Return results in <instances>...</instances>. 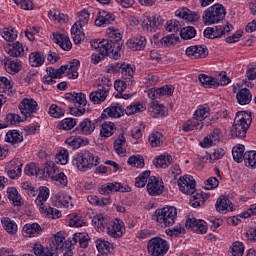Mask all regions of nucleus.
Wrapping results in <instances>:
<instances>
[{"label":"nucleus","instance_id":"f257e3e1","mask_svg":"<svg viewBox=\"0 0 256 256\" xmlns=\"http://www.w3.org/2000/svg\"><path fill=\"white\" fill-rule=\"evenodd\" d=\"M209 115H211V107L209 105L203 104L198 106L192 119L183 124V131L189 133V131H195V129H203V127L213 125V120L209 118Z\"/></svg>","mask_w":256,"mask_h":256},{"label":"nucleus","instance_id":"f03ea898","mask_svg":"<svg viewBox=\"0 0 256 256\" xmlns=\"http://www.w3.org/2000/svg\"><path fill=\"white\" fill-rule=\"evenodd\" d=\"M145 111V106L141 103L131 104L126 107V109L120 104H116L110 106L104 110L101 117L105 119V117H112L114 119H119V117H123L126 115H137V113H143Z\"/></svg>","mask_w":256,"mask_h":256},{"label":"nucleus","instance_id":"7ed1b4c3","mask_svg":"<svg viewBox=\"0 0 256 256\" xmlns=\"http://www.w3.org/2000/svg\"><path fill=\"white\" fill-rule=\"evenodd\" d=\"M249 127H251V116L249 113L245 111L238 112L234 118V125L231 133L238 137V139H245Z\"/></svg>","mask_w":256,"mask_h":256},{"label":"nucleus","instance_id":"20e7f679","mask_svg":"<svg viewBox=\"0 0 256 256\" xmlns=\"http://www.w3.org/2000/svg\"><path fill=\"white\" fill-rule=\"evenodd\" d=\"M73 165H75L79 171L85 173V171L93 169L94 165H99V157L95 156V154L89 150H85L77 154V156L73 159Z\"/></svg>","mask_w":256,"mask_h":256},{"label":"nucleus","instance_id":"39448f33","mask_svg":"<svg viewBox=\"0 0 256 256\" xmlns=\"http://www.w3.org/2000/svg\"><path fill=\"white\" fill-rule=\"evenodd\" d=\"M225 15H227L225 7L221 4H214L204 11L202 21L204 25H215L223 21Z\"/></svg>","mask_w":256,"mask_h":256},{"label":"nucleus","instance_id":"423d86ee","mask_svg":"<svg viewBox=\"0 0 256 256\" xmlns=\"http://www.w3.org/2000/svg\"><path fill=\"white\" fill-rule=\"evenodd\" d=\"M79 21L74 23L71 28V35L75 45H81L83 39H85V33H83V26L89 22V12L83 10L78 14Z\"/></svg>","mask_w":256,"mask_h":256},{"label":"nucleus","instance_id":"0eeeda50","mask_svg":"<svg viewBox=\"0 0 256 256\" xmlns=\"http://www.w3.org/2000/svg\"><path fill=\"white\" fill-rule=\"evenodd\" d=\"M147 250L151 256H165L169 252V242L161 237L151 238L147 243Z\"/></svg>","mask_w":256,"mask_h":256},{"label":"nucleus","instance_id":"6e6552de","mask_svg":"<svg viewBox=\"0 0 256 256\" xmlns=\"http://www.w3.org/2000/svg\"><path fill=\"white\" fill-rule=\"evenodd\" d=\"M157 223L164 225L175 224V219H177V208L173 206H167L162 209H158L155 212Z\"/></svg>","mask_w":256,"mask_h":256},{"label":"nucleus","instance_id":"1a4fd4ad","mask_svg":"<svg viewBox=\"0 0 256 256\" xmlns=\"http://www.w3.org/2000/svg\"><path fill=\"white\" fill-rule=\"evenodd\" d=\"M65 99L73 102L77 108L72 109L71 111L76 115V117H81L85 115V105H87V98L83 93H68L65 95Z\"/></svg>","mask_w":256,"mask_h":256},{"label":"nucleus","instance_id":"9d476101","mask_svg":"<svg viewBox=\"0 0 256 256\" xmlns=\"http://www.w3.org/2000/svg\"><path fill=\"white\" fill-rule=\"evenodd\" d=\"M67 238V234L65 231H59L54 234L51 238L50 246L57 251L58 253H64L66 249H69V243Z\"/></svg>","mask_w":256,"mask_h":256},{"label":"nucleus","instance_id":"9b49d317","mask_svg":"<svg viewBox=\"0 0 256 256\" xmlns=\"http://www.w3.org/2000/svg\"><path fill=\"white\" fill-rule=\"evenodd\" d=\"M19 109L21 114L23 115L22 121L27 120L28 117H31L33 113H37L38 104L34 99L25 98L19 104Z\"/></svg>","mask_w":256,"mask_h":256},{"label":"nucleus","instance_id":"f8f14e48","mask_svg":"<svg viewBox=\"0 0 256 256\" xmlns=\"http://www.w3.org/2000/svg\"><path fill=\"white\" fill-rule=\"evenodd\" d=\"M178 185L180 187V191L185 195H191V193H195L196 191L195 179H193V176L180 177Z\"/></svg>","mask_w":256,"mask_h":256},{"label":"nucleus","instance_id":"ddd939ff","mask_svg":"<svg viewBox=\"0 0 256 256\" xmlns=\"http://www.w3.org/2000/svg\"><path fill=\"white\" fill-rule=\"evenodd\" d=\"M186 55L189 59H205L209 55V50L205 46L194 45L186 49Z\"/></svg>","mask_w":256,"mask_h":256},{"label":"nucleus","instance_id":"4468645a","mask_svg":"<svg viewBox=\"0 0 256 256\" xmlns=\"http://www.w3.org/2000/svg\"><path fill=\"white\" fill-rule=\"evenodd\" d=\"M163 189H165V187L163 186V182L159 181V178L155 176L149 177L147 183V191L149 195H161V193H163Z\"/></svg>","mask_w":256,"mask_h":256},{"label":"nucleus","instance_id":"2eb2a0df","mask_svg":"<svg viewBox=\"0 0 256 256\" xmlns=\"http://www.w3.org/2000/svg\"><path fill=\"white\" fill-rule=\"evenodd\" d=\"M106 33L109 37V39H107L106 41H109L112 47H115V45H119V48L117 50V53H119V51H121V47H123V43L121 42V40L123 39V34L121 33V31H119V29H115L113 27H109Z\"/></svg>","mask_w":256,"mask_h":256},{"label":"nucleus","instance_id":"dca6fc26","mask_svg":"<svg viewBox=\"0 0 256 256\" xmlns=\"http://www.w3.org/2000/svg\"><path fill=\"white\" fill-rule=\"evenodd\" d=\"M119 50V45L115 44L113 46V49H109L107 48L106 50H96V52H94L92 54V62L94 63V65H97V63H99V61H102V59H105V57H107V55H117V51Z\"/></svg>","mask_w":256,"mask_h":256},{"label":"nucleus","instance_id":"f3484780","mask_svg":"<svg viewBox=\"0 0 256 256\" xmlns=\"http://www.w3.org/2000/svg\"><path fill=\"white\" fill-rule=\"evenodd\" d=\"M115 23V15L106 10H100L99 16L95 20V25L97 27H105V25H111Z\"/></svg>","mask_w":256,"mask_h":256},{"label":"nucleus","instance_id":"a211bd4d","mask_svg":"<svg viewBox=\"0 0 256 256\" xmlns=\"http://www.w3.org/2000/svg\"><path fill=\"white\" fill-rule=\"evenodd\" d=\"M148 111L151 117L156 119H163V117L167 115V109L163 106V104H159L158 101H152Z\"/></svg>","mask_w":256,"mask_h":256},{"label":"nucleus","instance_id":"6ab92c4d","mask_svg":"<svg viewBox=\"0 0 256 256\" xmlns=\"http://www.w3.org/2000/svg\"><path fill=\"white\" fill-rule=\"evenodd\" d=\"M79 66L80 62L77 59H74L69 64L63 65L64 75L66 74V77H68V79H77V77H79Z\"/></svg>","mask_w":256,"mask_h":256},{"label":"nucleus","instance_id":"aec40b11","mask_svg":"<svg viewBox=\"0 0 256 256\" xmlns=\"http://www.w3.org/2000/svg\"><path fill=\"white\" fill-rule=\"evenodd\" d=\"M209 223L211 225H223V223L225 222L223 221V219L215 218V217H212L208 221H205V220H197L193 216H188L186 219L185 225H209Z\"/></svg>","mask_w":256,"mask_h":256},{"label":"nucleus","instance_id":"412c9836","mask_svg":"<svg viewBox=\"0 0 256 256\" xmlns=\"http://www.w3.org/2000/svg\"><path fill=\"white\" fill-rule=\"evenodd\" d=\"M128 49L132 51H143V48L147 46V39L145 36H138L136 38L129 39L126 43Z\"/></svg>","mask_w":256,"mask_h":256},{"label":"nucleus","instance_id":"4be33fe9","mask_svg":"<svg viewBox=\"0 0 256 256\" xmlns=\"http://www.w3.org/2000/svg\"><path fill=\"white\" fill-rule=\"evenodd\" d=\"M176 15L177 17H180V19L188 21V23H197V21H199L200 19L199 13L193 12L187 8H182L181 10H178L176 12Z\"/></svg>","mask_w":256,"mask_h":256},{"label":"nucleus","instance_id":"5701e85b","mask_svg":"<svg viewBox=\"0 0 256 256\" xmlns=\"http://www.w3.org/2000/svg\"><path fill=\"white\" fill-rule=\"evenodd\" d=\"M54 36V43L59 45L63 51H71L73 44L71 43V40L69 37H67L65 34H53Z\"/></svg>","mask_w":256,"mask_h":256},{"label":"nucleus","instance_id":"b1692460","mask_svg":"<svg viewBox=\"0 0 256 256\" xmlns=\"http://www.w3.org/2000/svg\"><path fill=\"white\" fill-rule=\"evenodd\" d=\"M109 97V92L98 87L96 91H93L89 95L90 101L94 103V105H101Z\"/></svg>","mask_w":256,"mask_h":256},{"label":"nucleus","instance_id":"393cba45","mask_svg":"<svg viewBox=\"0 0 256 256\" xmlns=\"http://www.w3.org/2000/svg\"><path fill=\"white\" fill-rule=\"evenodd\" d=\"M77 131H80L82 135H91V133L95 131V123H93L89 118H85L78 125Z\"/></svg>","mask_w":256,"mask_h":256},{"label":"nucleus","instance_id":"a878e982","mask_svg":"<svg viewBox=\"0 0 256 256\" xmlns=\"http://www.w3.org/2000/svg\"><path fill=\"white\" fill-rule=\"evenodd\" d=\"M216 211H233V203L225 196H220L216 202Z\"/></svg>","mask_w":256,"mask_h":256},{"label":"nucleus","instance_id":"bb28decb","mask_svg":"<svg viewBox=\"0 0 256 256\" xmlns=\"http://www.w3.org/2000/svg\"><path fill=\"white\" fill-rule=\"evenodd\" d=\"M127 139H125V136L121 135L114 141V149L117 153V155H120V157L125 156L127 153Z\"/></svg>","mask_w":256,"mask_h":256},{"label":"nucleus","instance_id":"cd10ccee","mask_svg":"<svg viewBox=\"0 0 256 256\" xmlns=\"http://www.w3.org/2000/svg\"><path fill=\"white\" fill-rule=\"evenodd\" d=\"M199 81L203 87L206 89H211L212 87H219V79L207 76L205 74L199 75Z\"/></svg>","mask_w":256,"mask_h":256},{"label":"nucleus","instance_id":"c85d7f7f","mask_svg":"<svg viewBox=\"0 0 256 256\" xmlns=\"http://www.w3.org/2000/svg\"><path fill=\"white\" fill-rule=\"evenodd\" d=\"M173 161V157L169 155V153L161 154L154 160L155 167H160L162 169H166V167H169Z\"/></svg>","mask_w":256,"mask_h":256},{"label":"nucleus","instance_id":"c756f323","mask_svg":"<svg viewBox=\"0 0 256 256\" xmlns=\"http://www.w3.org/2000/svg\"><path fill=\"white\" fill-rule=\"evenodd\" d=\"M8 55L10 57H23V53H25V50L23 49V44L21 42H15L12 45L9 46L8 49H6Z\"/></svg>","mask_w":256,"mask_h":256},{"label":"nucleus","instance_id":"7c9ffc66","mask_svg":"<svg viewBox=\"0 0 256 256\" xmlns=\"http://www.w3.org/2000/svg\"><path fill=\"white\" fill-rule=\"evenodd\" d=\"M251 98V91L247 88L241 89L236 95L239 105H249V103H251Z\"/></svg>","mask_w":256,"mask_h":256},{"label":"nucleus","instance_id":"2f4dec72","mask_svg":"<svg viewBox=\"0 0 256 256\" xmlns=\"http://www.w3.org/2000/svg\"><path fill=\"white\" fill-rule=\"evenodd\" d=\"M57 174H59V168L55 166V162L48 161L45 163V167L43 169L44 177H50L53 179Z\"/></svg>","mask_w":256,"mask_h":256},{"label":"nucleus","instance_id":"473e14b6","mask_svg":"<svg viewBox=\"0 0 256 256\" xmlns=\"http://www.w3.org/2000/svg\"><path fill=\"white\" fill-rule=\"evenodd\" d=\"M141 26L143 31L151 33L157 27V19L154 16L144 17Z\"/></svg>","mask_w":256,"mask_h":256},{"label":"nucleus","instance_id":"72a5a7b5","mask_svg":"<svg viewBox=\"0 0 256 256\" xmlns=\"http://www.w3.org/2000/svg\"><path fill=\"white\" fill-rule=\"evenodd\" d=\"M41 231H43V229H41V225H24L22 235L24 237H35V235H38Z\"/></svg>","mask_w":256,"mask_h":256},{"label":"nucleus","instance_id":"f704fd0d","mask_svg":"<svg viewBox=\"0 0 256 256\" xmlns=\"http://www.w3.org/2000/svg\"><path fill=\"white\" fill-rule=\"evenodd\" d=\"M47 199H49V188H40L39 194L35 200V203L39 207V209L45 206V201H47Z\"/></svg>","mask_w":256,"mask_h":256},{"label":"nucleus","instance_id":"c9c22d12","mask_svg":"<svg viewBox=\"0 0 256 256\" xmlns=\"http://www.w3.org/2000/svg\"><path fill=\"white\" fill-rule=\"evenodd\" d=\"M5 141H7V143H12V145H15L23 141V135H21L17 130L8 131L5 136Z\"/></svg>","mask_w":256,"mask_h":256},{"label":"nucleus","instance_id":"e433bc0d","mask_svg":"<svg viewBox=\"0 0 256 256\" xmlns=\"http://www.w3.org/2000/svg\"><path fill=\"white\" fill-rule=\"evenodd\" d=\"M39 210L42 215H46L49 219H59L61 217V211L56 208L42 206Z\"/></svg>","mask_w":256,"mask_h":256},{"label":"nucleus","instance_id":"4c0bfd02","mask_svg":"<svg viewBox=\"0 0 256 256\" xmlns=\"http://www.w3.org/2000/svg\"><path fill=\"white\" fill-rule=\"evenodd\" d=\"M232 155L236 163H242L245 159V146L240 144L232 149Z\"/></svg>","mask_w":256,"mask_h":256},{"label":"nucleus","instance_id":"58836bf2","mask_svg":"<svg viewBox=\"0 0 256 256\" xmlns=\"http://www.w3.org/2000/svg\"><path fill=\"white\" fill-rule=\"evenodd\" d=\"M106 228L110 237H123V233H125V226L123 225H109Z\"/></svg>","mask_w":256,"mask_h":256},{"label":"nucleus","instance_id":"ea45409f","mask_svg":"<svg viewBox=\"0 0 256 256\" xmlns=\"http://www.w3.org/2000/svg\"><path fill=\"white\" fill-rule=\"evenodd\" d=\"M113 44L109 43V40H94L91 42L92 49L97 51H107V49H113Z\"/></svg>","mask_w":256,"mask_h":256},{"label":"nucleus","instance_id":"a19ab883","mask_svg":"<svg viewBox=\"0 0 256 256\" xmlns=\"http://www.w3.org/2000/svg\"><path fill=\"white\" fill-rule=\"evenodd\" d=\"M7 193L8 199L12 201L16 207H21V205H23L21 202V195H19V192L15 188H8Z\"/></svg>","mask_w":256,"mask_h":256},{"label":"nucleus","instance_id":"79ce46f5","mask_svg":"<svg viewBox=\"0 0 256 256\" xmlns=\"http://www.w3.org/2000/svg\"><path fill=\"white\" fill-rule=\"evenodd\" d=\"M197 35V30L193 26H187L180 30V37L185 41H189V39H193Z\"/></svg>","mask_w":256,"mask_h":256},{"label":"nucleus","instance_id":"37998d69","mask_svg":"<svg viewBox=\"0 0 256 256\" xmlns=\"http://www.w3.org/2000/svg\"><path fill=\"white\" fill-rule=\"evenodd\" d=\"M96 248L98 249L99 255H107L111 251V243L103 239H97Z\"/></svg>","mask_w":256,"mask_h":256},{"label":"nucleus","instance_id":"c03bdc74","mask_svg":"<svg viewBox=\"0 0 256 256\" xmlns=\"http://www.w3.org/2000/svg\"><path fill=\"white\" fill-rule=\"evenodd\" d=\"M49 19L56 21V23H67L69 21V16L65 14H60L59 11L53 9L48 12Z\"/></svg>","mask_w":256,"mask_h":256},{"label":"nucleus","instance_id":"a18cd8bd","mask_svg":"<svg viewBox=\"0 0 256 256\" xmlns=\"http://www.w3.org/2000/svg\"><path fill=\"white\" fill-rule=\"evenodd\" d=\"M115 133V124L113 122H105L100 130L101 137H111Z\"/></svg>","mask_w":256,"mask_h":256},{"label":"nucleus","instance_id":"49530a36","mask_svg":"<svg viewBox=\"0 0 256 256\" xmlns=\"http://www.w3.org/2000/svg\"><path fill=\"white\" fill-rule=\"evenodd\" d=\"M120 71L123 79H128V81H131V79H133V75H135V70H133L131 64L122 63Z\"/></svg>","mask_w":256,"mask_h":256},{"label":"nucleus","instance_id":"de8ad7c7","mask_svg":"<svg viewBox=\"0 0 256 256\" xmlns=\"http://www.w3.org/2000/svg\"><path fill=\"white\" fill-rule=\"evenodd\" d=\"M188 195H191V199H190V205L192 207H201V205H203V203H205V197H203V194L198 193L197 190L194 191V193H190Z\"/></svg>","mask_w":256,"mask_h":256},{"label":"nucleus","instance_id":"09e8293b","mask_svg":"<svg viewBox=\"0 0 256 256\" xmlns=\"http://www.w3.org/2000/svg\"><path fill=\"white\" fill-rule=\"evenodd\" d=\"M11 89H13V83L7 77H0V93H5V95H9L11 93Z\"/></svg>","mask_w":256,"mask_h":256},{"label":"nucleus","instance_id":"8fccbe9b","mask_svg":"<svg viewBox=\"0 0 256 256\" xmlns=\"http://www.w3.org/2000/svg\"><path fill=\"white\" fill-rule=\"evenodd\" d=\"M230 249L231 256H243L245 253V245H243V242H234Z\"/></svg>","mask_w":256,"mask_h":256},{"label":"nucleus","instance_id":"3c124183","mask_svg":"<svg viewBox=\"0 0 256 256\" xmlns=\"http://www.w3.org/2000/svg\"><path fill=\"white\" fill-rule=\"evenodd\" d=\"M29 61L32 67H41V64L44 63L45 58L39 52L31 53L29 56Z\"/></svg>","mask_w":256,"mask_h":256},{"label":"nucleus","instance_id":"603ef678","mask_svg":"<svg viewBox=\"0 0 256 256\" xmlns=\"http://www.w3.org/2000/svg\"><path fill=\"white\" fill-rule=\"evenodd\" d=\"M128 164L132 167H137L138 169H143L145 167V160L143 159V156H131L128 158Z\"/></svg>","mask_w":256,"mask_h":256},{"label":"nucleus","instance_id":"864d4df0","mask_svg":"<svg viewBox=\"0 0 256 256\" xmlns=\"http://www.w3.org/2000/svg\"><path fill=\"white\" fill-rule=\"evenodd\" d=\"M75 125H77V122H75L73 118H66L58 124V129H63L64 131H71V129H73Z\"/></svg>","mask_w":256,"mask_h":256},{"label":"nucleus","instance_id":"5fc2aeb1","mask_svg":"<svg viewBox=\"0 0 256 256\" xmlns=\"http://www.w3.org/2000/svg\"><path fill=\"white\" fill-rule=\"evenodd\" d=\"M151 177V171H144L139 177L136 178L135 186L136 187H145L147 185V180Z\"/></svg>","mask_w":256,"mask_h":256},{"label":"nucleus","instance_id":"6e6d98bb","mask_svg":"<svg viewBox=\"0 0 256 256\" xmlns=\"http://www.w3.org/2000/svg\"><path fill=\"white\" fill-rule=\"evenodd\" d=\"M151 177V171H144L139 177L136 178L135 186L136 187H145L147 185V180Z\"/></svg>","mask_w":256,"mask_h":256},{"label":"nucleus","instance_id":"4d7b16f0","mask_svg":"<svg viewBox=\"0 0 256 256\" xmlns=\"http://www.w3.org/2000/svg\"><path fill=\"white\" fill-rule=\"evenodd\" d=\"M151 177V171H144L139 177L136 178L135 186L136 187H145L147 185V180Z\"/></svg>","mask_w":256,"mask_h":256},{"label":"nucleus","instance_id":"13d9d810","mask_svg":"<svg viewBox=\"0 0 256 256\" xmlns=\"http://www.w3.org/2000/svg\"><path fill=\"white\" fill-rule=\"evenodd\" d=\"M5 69L10 75H15L21 71V62H6Z\"/></svg>","mask_w":256,"mask_h":256},{"label":"nucleus","instance_id":"bf43d9fd","mask_svg":"<svg viewBox=\"0 0 256 256\" xmlns=\"http://www.w3.org/2000/svg\"><path fill=\"white\" fill-rule=\"evenodd\" d=\"M49 115L54 117V119H59L65 115V110L61 107L57 106L56 104H52L49 108Z\"/></svg>","mask_w":256,"mask_h":256},{"label":"nucleus","instance_id":"052dcab7","mask_svg":"<svg viewBox=\"0 0 256 256\" xmlns=\"http://www.w3.org/2000/svg\"><path fill=\"white\" fill-rule=\"evenodd\" d=\"M66 145H68V147H71L72 149H79V147H81V145L85 144V140L77 137V138H68L65 141Z\"/></svg>","mask_w":256,"mask_h":256},{"label":"nucleus","instance_id":"680f3d73","mask_svg":"<svg viewBox=\"0 0 256 256\" xmlns=\"http://www.w3.org/2000/svg\"><path fill=\"white\" fill-rule=\"evenodd\" d=\"M149 143L152 147H159L163 143V135L159 132L152 133L149 137Z\"/></svg>","mask_w":256,"mask_h":256},{"label":"nucleus","instance_id":"e2e57ef3","mask_svg":"<svg viewBox=\"0 0 256 256\" xmlns=\"http://www.w3.org/2000/svg\"><path fill=\"white\" fill-rule=\"evenodd\" d=\"M245 164L249 167H256V152L248 151L244 154Z\"/></svg>","mask_w":256,"mask_h":256},{"label":"nucleus","instance_id":"0e129e2a","mask_svg":"<svg viewBox=\"0 0 256 256\" xmlns=\"http://www.w3.org/2000/svg\"><path fill=\"white\" fill-rule=\"evenodd\" d=\"M2 37L5 41L13 42L17 39V32L13 28H5L2 32Z\"/></svg>","mask_w":256,"mask_h":256},{"label":"nucleus","instance_id":"69168bd1","mask_svg":"<svg viewBox=\"0 0 256 256\" xmlns=\"http://www.w3.org/2000/svg\"><path fill=\"white\" fill-rule=\"evenodd\" d=\"M52 180L56 181V185H58V187H62V188L67 187V183H68L67 176L63 172H58V174L55 175L52 178Z\"/></svg>","mask_w":256,"mask_h":256},{"label":"nucleus","instance_id":"338daca9","mask_svg":"<svg viewBox=\"0 0 256 256\" xmlns=\"http://www.w3.org/2000/svg\"><path fill=\"white\" fill-rule=\"evenodd\" d=\"M178 42H179V37L175 36V34L168 35L161 39L162 45H166V47L177 45Z\"/></svg>","mask_w":256,"mask_h":256},{"label":"nucleus","instance_id":"774afa93","mask_svg":"<svg viewBox=\"0 0 256 256\" xmlns=\"http://www.w3.org/2000/svg\"><path fill=\"white\" fill-rule=\"evenodd\" d=\"M165 233L169 237H180V235H185V227L180 226L179 228L166 229Z\"/></svg>","mask_w":256,"mask_h":256}]
</instances>
